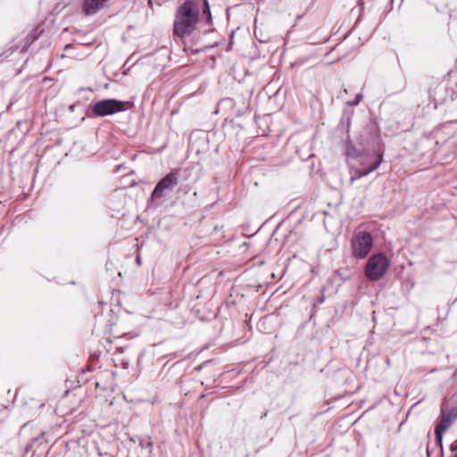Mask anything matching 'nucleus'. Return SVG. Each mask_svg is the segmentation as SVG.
Wrapping results in <instances>:
<instances>
[{
  "instance_id": "1",
  "label": "nucleus",
  "mask_w": 457,
  "mask_h": 457,
  "mask_svg": "<svg viewBox=\"0 0 457 457\" xmlns=\"http://www.w3.org/2000/svg\"><path fill=\"white\" fill-rule=\"evenodd\" d=\"M382 155L375 151H363L354 145H349L346 151V160L350 166V184L361 177L367 176L377 170L382 162Z\"/></svg>"
},
{
  "instance_id": "2",
  "label": "nucleus",
  "mask_w": 457,
  "mask_h": 457,
  "mask_svg": "<svg viewBox=\"0 0 457 457\" xmlns=\"http://www.w3.org/2000/svg\"><path fill=\"white\" fill-rule=\"evenodd\" d=\"M200 0H185L175 13L173 33L179 37H185L195 29L199 20Z\"/></svg>"
},
{
  "instance_id": "3",
  "label": "nucleus",
  "mask_w": 457,
  "mask_h": 457,
  "mask_svg": "<svg viewBox=\"0 0 457 457\" xmlns=\"http://www.w3.org/2000/svg\"><path fill=\"white\" fill-rule=\"evenodd\" d=\"M389 262L382 253L370 256L365 265V275L372 281L380 279L386 272Z\"/></svg>"
},
{
  "instance_id": "4",
  "label": "nucleus",
  "mask_w": 457,
  "mask_h": 457,
  "mask_svg": "<svg viewBox=\"0 0 457 457\" xmlns=\"http://www.w3.org/2000/svg\"><path fill=\"white\" fill-rule=\"evenodd\" d=\"M127 104L117 99H104L92 105L91 112L96 117L109 116L126 111Z\"/></svg>"
},
{
  "instance_id": "5",
  "label": "nucleus",
  "mask_w": 457,
  "mask_h": 457,
  "mask_svg": "<svg viewBox=\"0 0 457 457\" xmlns=\"http://www.w3.org/2000/svg\"><path fill=\"white\" fill-rule=\"evenodd\" d=\"M373 246V238L367 231L357 232L351 241L352 253L355 258L364 259Z\"/></svg>"
},
{
  "instance_id": "6",
  "label": "nucleus",
  "mask_w": 457,
  "mask_h": 457,
  "mask_svg": "<svg viewBox=\"0 0 457 457\" xmlns=\"http://www.w3.org/2000/svg\"><path fill=\"white\" fill-rule=\"evenodd\" d=\"M179 170H171L167 173L161 180L156 184L154 191L151 195V200L161 199L167 195L173 190L179 184Z\"/></svg>"
},
{
  "instance_id": "7",
  "label": "nucleus",
  "mask_w": 457,
  "mask_h": 457,
  "mask_svg": "<svg viewBox=\"0 0 457 457\" xmlns=\"http://www.w3.org/2000/svg\"><path fill=\"white\" fill-rule=\"evenodd\" d=\"M457 418V413L453 411L443 413L440 422L435 428V436L438 442L441 443L443 434L452 426Z\"/></svg>"
},
{
  "instance_id": "8",
  "label": "nucleus",
  "mask_w": 457,
  "mask_h": 457,
  "mask_svg": "<svg viewBox=\"0 0 457 457\" xmlns=\"http://www.w3.org/2000/svg\"><path fill=\"white\" fill-rule=\"evenodd\" d=\"M361 98H362V96L360 95V94H357L353 100H348L346 103L350 106H354V105H357L360 103Z\"/></svg>"
},
{
  "instance_id": "9",
  "label": "nucleus",
  "mask_w": 457,
  "mask_h": 457,
  "mask_svg": "<svg viewBox=\"0 0 457 457\" xmlns=\"http://www.w3.org/2000/svg\"><path fill=\"white\" fill-rule=\"evenodd\" d=\"M204 12L207 13L209 17H211V11H210V5L207 0H204Z\"/></svg>"
},
{
  "instance_id": "10",
  "label": "nucleus",
  "mask_w": 457,
  "mask_h": 457,
  "mask_svg": "<svg viewBox=\"0 0 457 457\" xmlns=\"http://www.w3.org/2000/svg\"><path fill=\"white\" fill-rule=\"evenodd\" d=\"M451 451H452V454L450 457H457V446L456 447H453V445L451 446Z\"/></svg>"
},
{
  "instance_id": "11",
  "label": "nucleus",
  "mask_w": 457,
  "mask_h": 457,
  "mask_svg": "<svg viewBox=\"0 0 457 457\" xmlns=\"http://www.w3.org/2000/svg\"><path fill=\"white\" fill-rule=\"evenodd\" d=\"M136 262H137V263L138 265H140V264H141V259H140V257H137Z\"/></svg>"
}]
</instances>
